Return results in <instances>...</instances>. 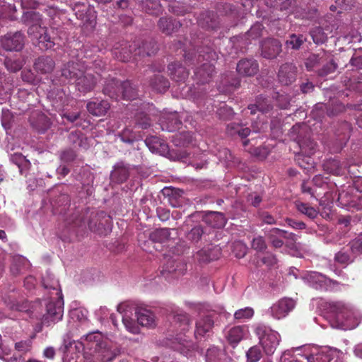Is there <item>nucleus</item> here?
Returning a JSON list of instances; mask_svg holds the SVG:
<instances>
[{"instance_id":"4d7b16f0","label":"nucleus","mask_w":362,"mask_h":362,"mask_svg":"<svg viewBox=\"0 0 362 362\" xmlns=\"http://www.w3.org/2000/svg\"><path fill=\"white\" fill-rule=\"evenodd\" d=\"M354 258L352 253H349L347 251H340L335 255V259L342 264L351 262Z\"/></svg>"},{"instance_id":"412c9836","label":"nucleus","mask_w":362,"mask_h":362,"mask_svg":"<svg viewBox=\"0 0 362 362\" xmlns=\"http://www.w3.org/2000/svg\"><path fill=\"white\" fill-rule=\"evenodd\" d=\"M105 340V339H103L100 332H93L83 336L81 338V343L84 347L95 350L100 345V342H103Z\"/></svg>"},{"instance_id":"0e129e2a","label":"nucleus","mask_w":362,"mask_h":362,"mask_svg":"<svg viewBox=\"0 0 362 362\" xmlns=\"http://www.w3.org/2000/svg\"><path fill=\"white\" fill-rule=\"evenodd\" d=\"M336 69V64L333 62H330L319 71V74L322 76H327V74L334 72Z\"/></svg>"},{"instance_id":"f03ea898","label":"nucleus","mask_w":362,"mask_h":362,"mask_svg":"<svg viewBox=\"0 0 362 362\" xmlns=\"http://www.w3.org/2000/svg\"><path fill=\"white\" fill-rule=\"evenodd\" d=\"M85 62L77 61L69 62L62 70V75L67 79L74 80L78 90L87 93L93 89L97 78L89 72H85Z\"/></svg>"},{"instance_id":"72a5a7b5","label":"nucleus","mask_w":362,"mask_h":362,"mask_svg":"<svg viewBox=\"0 0 362 362\" xmlns=\"http://www.w3.org/2000/svg\"><path fill=\"white\" fill-rule=\"evenodd\" d=\"M205 357L206 362H223L225 354L217 347L211 346L207 349Z\"/></svg>"},{"instance_id":"c9c22d12","label":"nucleus","mask_w":362,"mask_h":362,"mask_svg":"<svg viewBox=\"0 0 362 362\" xmlns=\"http://www.w3.org/2000/svg\"><path fill=\"white\" fill-rule=\"evenodd\" d=\"M146 146L152 152H158L160 151H165L166 148V144L161 142L157 137L147 138L145 141Z\"/></svg>"},{"instance_id":"c85d7f7f","label":"nucleus","mask_w":362,"mask_h":362,"mask_svg":"<svg viewBox=\"0 0 362 362\" xmlns=\"http://www.w3.org/2000/svg\"><path fill=\"white\" fill-rule=\"evenodd\" d=\"M172 347L181 354L187 356L193 347V344L192 341L177 334L173 341Z\"/></svg>"},{"instance_id":"20e7f679","label":"nucleus","mask_w":362,"mask_h":362,"mask_svg":"<svg viewBox=\"0 0 362 362\" xmlns=\"http://www.w3.org/2000/svg\"><path fill=\"white\" fill-rule=\"evenodd\" d=\"M255 332L257 336L261 347L267 356H272L281 341L279 333L264 324L256 325Z\"/></svg>"},{"instance_id":"b1692460","label":"nucleus","mask_w":362,"mask_h":362,"mask_svg":"<svg viewBox=\"0 0 362 362\" xmlns=\"http://www.w3.org/2000/svg\"><path fill=\"white\" fill-rule=\"evenodd\" d=\"M129 175V167L122 162L117 163L111 173V178L117 182L127 180Z\"/></svg>"},{"instance_id":"aec40b11","label":"nucleus","mask_w":362,"mask_h":362,"mask_svg":"<svg viewBox=\"0 0 362 362\" xmlns=\"http://www.w3.org/2000/svg\"><path fill=\"white\" fill-rule=\"evenodd\" d=\"M248 333V329L246 326H235L230 328L226 338L228 342L233 346L237 345Z\"/></svg>"},{"instance_id":"c03bdc74","label":"nucleus","mask_w":362,"mask_h":362,"mask_svg":"<svg viewBox=\"0 0 362 362\" xmlns=\"http://www.w3.org/2000/svg\"><path fill=\"white\" fill-rule=\"evenodd\" d=\"M310 35L316 44H322L327 40V35L320 27L315 28L310 31Z\"/></svg>"},{"instance_id":"338daca9","label":"nucleus","mask_w":362,"mask_h":362,"mask_svg":"<svg viewBox=\"0 0 362 362\" xmlns=\"http://www.w3.org/2000/svg\"><path fill=\"white\" fill-rule=\"evenodd\" d=\"M286 223L291 228L297 230H302L305 228V224L302 221H298L292 218H287L286 219Z\"/></svg>"},{"instance_id":"39448f33","label":"nucleus","mask_w":362,"mask_h":362,"mask_svg":"<svg viewBox=\"0 0 362 362\" xmlns=\"http://www.w3.org/2000/svg\"><path fill=\"white\" fill-rule=\"evenodd\" d=\"M103 92L110 98H115L116 99L119 96L118 93L121 94L122 98L124 99L132 100L135 97V90L129 82L126 81L119 83L114 78H112L108 82H105Z\"/></svg>"},{"instance_id":"de8ad7c7","label":"nucleus","mask_w":362,"mask_h":362,"mask_svg":"<svg viewBox=\"0 0 362 362\" xmlns=\"http://www.w3.org/2000/svg\"><path fill=\"white\" fill-rule=\"evenodd\" d=\"M132 48V45L129 46ZM132 49H127V48L123 47L121 50H119L118 47L114 49L115 57L122 62H127L131 58Z\"/></svg>"},{"instance_id":"49530a36","label":"nucleus","mask_w":362,"mask_h":362,"mask_svg":"<svg viewBox=\"0 0 362 362\" xmlns=\"http://www.w3.org/2000/svg\"><path fill=\"white\" fill-rule=\"evenodd\" d=\"M32 348V340L30 339H28L25 340H22L18 341L15 344V349L20 354H25L29 352Z\"/></svg>"},{"instance_id":"4468645a","label":"nucleus","mask_w":362,"mask_h":362,"mask_svg":"<svg viewBox=\"0 0 362 362\" xmlns=\"http://www.w3.org/2000/svg\"><path fill=\"white\" fill-rule=\"evenodd\" d=\"M24 22L29 25L28 33L29 35L35 34L36 32L44 31L45 26H42L41 16L39 13L34 11H28L23 13V16Z\"/></svg>"},{"instance_id":"a19ab883","label":"nucleus","mask_w":362,"mask_h":362,"mask_svg":"<svg viewBox=\"0 0 362 362\" xmlns=\"http://www.w3.org/2000/svg\"><path fill=\"white\" fill-rule=\"evenodd\" d=\"M295 352H298V355L302 356V346L292 348L284 351L281 356L280 362H299L293 358V354Z\"/></svg>"},{"instance_id":"8fccbe9b","label":"nucleus","mask_w":362,"mask_h":362,"mask_svg":"<svg viewBox=\"0 0 362 362\" xmlns=\"http://www.w3.org/2000/svg\"><path fill=\"white\" fill-rule=\"evenodd\" d=\"M299 146L303 153L312 155L314 153L316 144L310 139L299 142Z\"/></svg>"},{"instance_id":"680f3d73","label":"nucleus","mask_w":362,"mask_h":362,"mask_svg":"<svg viewBox=\"0 0 362 362\" xmlns=\"http://www.w3.org/2000/svg\"><path fill=\"white\" fill-rule=\"evenodd\" d=\"M119 137L123 142L132 143L135 139V136L129 129H125L120 134Z\"/></svg>"},{"instance_id":"37998d69","label":"nucleus","mask_w":362,"mask_h":362,"mask_svg":"<svg viewBox=\"0 0 362 362\" xmlns=\"http://www.w3.org/2000/svg\"><path fill=\"white\" fill-rule=\"evenodd\" d=\"M254 315V310L250 307L236 310L234 313V318L238 320H245L250 319Z\"/></svg>"},{"instance_id":"423d86ee","label":"nucleus","mask_w":362,"mask_h":362,"mask_svg":"<svg viewBox=\"0 0 362 362\" xmlns=\"http://www.w3.org/2000/svg\"><path fill=\"white\" fill-rule=\"evenodd\" d=\"M332 349L328 347H319L315 345L302 346V356L308 362H329L332 359Z\"/></svg>"},{"instance_id":"13d9d810","label":"nucleus","mask_w":362,"mask_h":362,"mask_svg":"<svg viewBox=\"0 0 362 362\" xmlns=\"http://www.w3.org/2000/svg\"><path fill=\"white\" fill-rule=\"evenodd\" d=\"M264 28L261 23H257L254 24L250 30L247 32V35L250 37L255 39L262 35Z\"/></svg>"},{"instance_id":"bf43d9fd","label":"nucleus","mask_w":362,"mask_h":362,"mask_svg":"<svg viewBox=\"0 0 362 362\" xmlns=\"http://www.w3.org/2000/svg\"><path fill=\"white\" fill-rule=\"evenodd\" d=\"M350 250L355 257L357 255L362 254V240L356 239L350 243Z\"/></svg>"},{"instance_id":"473e14b6","label":"nucleus","mask_w":362,"mask_h":362,"mask_svg":"<svg viewBox=\"0 0 362 362\" xmlns=\"http://www.w3.org/2000/svg\"><path fill=\"white\" fill-rule=\"evenodd\" d=\"M248 109L250 110L251 114H255L256 110L262 112H267L272 109V105L267 98L259 97L256 100V103L249 105Z\"/></svg>"},{"instance_id":"0eeeda50","label":"nucleus","mask_w":362,"mask_h":362,"mask_svg":"<svg viewBox=\"0 0 362 362\" xmlns=\"http://www.w3.org/2000/svg\"><path fill=\"white\" fill-rule=\"evenodd\" d=\"M133 310L134 305L129 301L123 302L117 307V310L122 315V322L126 329L136 334L140 332V325L132 317Z\"/></svg>"},{"instance_id":"4be33fe9","label":"nucleus","mask_w":362,"mask_h":362,"mask_svg":"<svg viewBox=\"0 0 362 362\" xmlns=\"http://www.w3.org/2000/svg\"><path fill=\"white\" fill-rule=\"evenodd\" d=\"M237 71L240 75L251 76L257 72L258 64L252 59L241 60L237 65Z\"/></svg>"},{"instance_id":"5fc2aeb1","label":"nucleus","mask_w":362,"mask_h":362,"mask_svg":"<svg viewBox=\"0 0 362 362\" xmlns=\"http://www.w3.org/2000/svg\"><path fill=\"white\" fill-rule=\"evenodd\" d=\"M203 234V229L200 226H194L187 233V238L192 242H198Z\"/></svg>"},{"instance_id":"a878e982","label":"nucleus","mask_w":362,"mask_h":362,"mask_svg":"<svg viewBox=\"0 0 362 362\" xmlns=\"http://www.w3.org/2000/svg\"><path fill=\"white\" fill-rule=\"evenodd\" d=\"M55 66L53 59L49 57H40L34 64L35 69L41 74H47L52 71Z\"/></svg>"},{"instance_id":"e2e57ef3","label":"nucleus","mask_w":362,"mask_h":362,"mask_svg":"<svg viewBox=\"0 0 362 362\" xmlns=\"http://www.w3.org/2000/svg\"><path fill=\"white\" fill-rule=\"evenodd\" d=\"M262 262L269 267H274L277 264V259L272 253H267L262 258Z\"/></svg>"},{"instance_id":"58836bf2","label":"nucleus","mask_w":362,"mask_h":362,"mask_svg":"<svg viewBox=\"0 0 362 362\" xmlns=\"http://www.w3.org/2000/svg\"><path fill=\"white\" fill-rule=\"evenodd\" d=\"M296 207L298 211L312 219L316 218L318 214V211L314 207L303 202H296Z\"/></svg>"},{"instance_id":"052dcab7","label":"nucleus","mask_w":362,"mask_h":362,"mask_svg":"<svg viewBox=\"0 0 362 362\" xmlns=\"http://www.w3.org/2000/svg\"><path fill=\"white\" fill-rule=\"evenodd\" d=\"M252 247L255 250L262 251L267 248V244L265 243L264 239L262 237L258 236L253 239L252 243Z\"/></svg>"},{"instance_id":"69168bd1","label":"nucleus","mask_w":362,"mask_h":362,"mask_svg":"<svg viewBox=\"0 0 362 362\" xmlns=\"http://www.w3.org/2000/svg\"><path fill=\"white\" fill-rule=\"evenodd\" d=\"M69 139L72 142L75 146H82V137L81 134L77 132H72L69 136Z\"/></svg>"},{"instance_id":"6e6552de","label":"nucleus","mask_w":362,"mask_h":362,"mask_svg":"<svg viewBox=\"0 0 362 362\" xmlns=\"http://www.w3.org/2000/svg\"><path fill=\"white\" fill-rule=\"evenodd\" d=\"M95 358L101 362H112L120 354V349L112 342L105 339L95 350Z\"/></svg>"},{"instance_id":"393cba45","label":"nucleus","mask_w":362,"mask_h":362,"mask_svg":"<svg viewBox=\"0 0 362 362\" xmlns=\"http://www.w3.org/2000/svg\"><path fill=\"white\" fill-rule=\"evenodd\" d=\"M214 71V65L207 62L204 63L201 67L198 68L195 71L194 75L199 82L204 83L210 81Z\"/></svg>"},{"instance_id":"6e6d98bb","label":"nucleus","mask_w":362,"mask_h":362,"mask_svg":"<svg viewBox=\"0 0 362 362\" xmlns=\"http://www.w3.org/2000/svg\"><path fill=\"white\" fill-rule=\"evenodd\" d=\"M87 312H84L80 309H75L71 311L70 317L74 321H78L83 324L87 322Z\"/></svg>"},{"instance_id":"ea45409f","label":"nucleus","mask_w":362,"mask_h":362,"mask_svg":"<svg viewBox=\"0 0 362 362\" xmlns=\"http://www.w3.org/2000/svg\"><path fill=\"white\" fill-rule=\"evenodd\" d=\"M174 322L178 325V329L180 332L188 330L189 326V318L185 313H180L174 316Z\"/></svg>"},{"instance_id":"7ed1b4c3","label":"nucleus","mask_w":362,"mask_h":362,"mask_svg":"<svg viewBox=\"0 0 362 362\" xmlns=\"http://www.w3.org/2000/svg\"><path fill=\"white\" fill-rule=\"evenodd\" d=\"M51 287L54 290V296H50L45 303L46 310L41 321L45 326H50L62 319L64 314V301L59 284L53 280Z\"/></svg>"},{"instance_id":"f257e3e1","label":"nucleus","mask_w":362,"mask_h":362,"mask_svg":"<svg viewBox=\"0 0 362 362\" xmlns=\"http://www.w3.org/2000/svg\"><path fill=\"white\" fill-rule=\"evenodd\" d=\"M331 326L344 330L356 328L362 320L361 313L342 301H327L322 304Z\"/></svg>"},{"instance_id":"a211bd4d","label":"nucleus","mask_w":362,"mask_h":362,"mask_svg":"<svg viewBox=\"0 0 362 362\" xmlns=\"http://www.w3.org/2000/svg\"><path fill=\"white\" fill-rule=\"evenodd\" d=\"M181 120L176 112L165 114L161 118V127L163 130L174 132L180 128Z\"/></svg>"},{"instance_id":"6ab92c4d","label":"nucleus","mask_w":362,"mask_h":362,"mask_svg":"<svg viewBox=\"0 0 362 362\" xmlns=\"http://www.w3.org/2000/svg\"><path fill=\"white\" fill-rule=\"evenodd\" d=\"M138 323L148 328L156 327V320L155 315L149 310L139 309L136 311Z\"/></svg>"},{"instance_id":"9d476101","label":"nucleus","mask_w":362,"mask_h":362,"mask_svg":"<svg viewBox=\"0 0 362 362\" xmlns=\"http://www.w3.org/2000/svg\"><path fill=\"white\" fill-rule=\"evenodd\" d=\"M214 325L213 315L211 313L200 314L195 322L194 336L196 339H202L208 336L212 331Z\"/></svg>"},{"instance_id":"3c124183","label":"nucleus","mask_w":362,"mask_h":362,"mask_svg":"<svg viewBox=\"0 0 362 362\" xmlns=\"http://www.w3.org/2000/svg\"><path fill=\"white\" fill-rule=\"evenodd\" d=\"M53 280L57 281L59 283V281L55 279L54 275L49 272H47L45 276L42 279L43 286L46 290L49 291L51 296H54V290L51 287Z\"/></svg>"},{"instance_id":"c756f323","label":"nucleus","mask_w":362,"mask_h":362,"mask_svg":"<svg viewBox=\"0 0 362 362\" xmlns=\"http://www.w3.org/2000/svg\"><path fill=\"white\" fill-rule=\"evenodd\" d=\"M30 36L38 40V46L41 49H51L54 45L49 35L47 33L45 27L44 28V31L40 33L36 32Z\"/></svg>"},{"instance_id":"bb28decb","label":"nucleus","mask_w":362,"mask_h":362,"mask_svg":"<svg viewBox=\"0 0 362 362\" xmlns=\"http://www.w3.org/2000/svg\"><path fill=\"white\" fill-rule=\"evenodd\" d=\"M168 71L171 78L177 81H182L188 76V71L179 62L171 63L168 65Z\"/></svg>"},{"instance_id":"ddd939ff","label":"nucleus","mask_w":362,"mask_h":362,"mask_svg":"<svg viewBox=\"0 0 362 362\" xmlns=\"http://www.w3.org/2000/svg\"><path fill=\"white\" fill-rule=\"evenodd\" d=\"M1 46L8 51H20L24 45V36L21 32L9 33L1 40Z\"/></svg>"},{"instance_id":"e433bc0d","label":"nucleus","mask_w":362,"mask_h":362,"mask_svg":"<svg viewBox=\"0 0 362 362\" xmlns=\"http://www.w3.org/2000/svg\"><path fill=\"white\" fill-rule=\"evenodd\" d=\"M151 86L158 92H164L169 87V82L163 76L157 74L151 81Z\"/></svg>"},{"instance_id":"79ce46f5","label":"nucleus","mask_w":362,"mask_h":362,"mask_svg":"<svg viewBox=\"0 0 362 362\" xmlns=\"http://www.w3.org/2000/svg\"><path fill=\"white\" fill-rule=\"evenodd\" d=\"M11 160L16 164L20 171L22 173L23 169L28 168L30 165V162L21 153H14L11 156Z\"/></svg>"},{"instance_id":"f3484780","label":"nucleus","mask_w":362,"mask_h":362,"mask_svg":"<svg viewBox=\"0 0 362 362\" xmlns=\"http://www.w3.org/2000/svg\"><path fill=\"white\" fill-rule=\"evenodd\" d=\"M296 77V67L292 64H283L279 69L278 78L283 85L292 83Z\"/></svg>"},{"instance_id":"864d4df0","label":"nucleus","mask_w":362,"mask_h":362,"mask_svg":"<svg viewBox=\"0 0 362 362\" xmlns=\"http://www.w3.org/2000/svg\"><path fill=\"white\" fill-rule=\"evenodd\" d=\"M151 124L150 119L147 117L146 114L140 112L136 115V126L141 128L146 129Z\"/></svg>"},{"instance_id":"774afa93","label":"nucleus","mask_w":362,"mask_h":362,"mask_svg":"<svg viewBox=\"0 0 362 362\" xmlns=\"http://www.w3.org/2000/svg\"><path fill=\"white\" fill-rule=\"evenodd\" d=\"M75 158L76 153L73 150L64 151L61 155L62 160L65 162L72 161Z\"/></svg>"},{"instance_id":"9b49d317","label":"nucleus","mask_w":362,"mask_h":362,"mask_svg":"<svg viewBox=\"0 0 362 362\" xmlns=\"http://www.w3.org/2000/svg\"><path fill=\"white\" fill-rule=\"evenodd\" d=\"M264 234L268 241L275 248L281 247L284 245V240H296V235L295 234L288 233L287 231L277 228H272L265 230Z\"/></svg>"},{"instance_id":"09e8293b","label":"nucleus","mask_w":362,"mask_h":362,"mask_svg":"<svg viewBox=\"0 0 362 362\" xmlns=\"http://www.w3.org/2000/svg\"><path fill=\"white\" fill-rule=\"evenodd\" d=\"M305 40V38L303 35L293 34L286 40V45L292 49H298Z\"/></svg>"},{"instance_id":"7c9ffc66","label":"nucleus","mask_w":362,"mask_h":362,"mask_svg":"<svg viewBox=\"0 0 362 362\" xmlns=\"http://www.w3.org/2000/svg\"><path fill=\"white\" fill-rule=\"evenodd\" d=\"M170 230L168 228H159L153 231L149 236V241L153 243H165L170 240Z\"/></svg>"},{"instance_id":"2f4dec72","label":"nucleus","mask_w":362,"mask_h":362,"mask_svg":"<svg viewBox=\"0 0 362 362\" xmlns=\"http://www.w3.org/2000/svg\"><path fill=\"white\" fill-rule=\"evenodd\" d=\"M158 26L163 33L170 35L177 30V28L180 26V24L175 20L168 18H161L159 20Z\"/></svg>"},{"instance_id":"5701e85b","label":"nucleus","mask_w":362,"mask_h":362,"mask_svg":"<svg viewBox=\"0 0 362 362\" xmlns=\"http://www.w3.org/2000/svg\"><path fill=\"white\" fill-rule=\"evenodd\" d=\"M203 221L213 228H221L225 226L226 218L223 214L216 211H209L204 217Z\"/></svg>"},{"instance_id":"cd10ccee","label":"nucleus","mask_w":362,"mask_h":362,"mask_svg":"<svg viewBox=\"0 0 362 362\" xmlns=\"http://www.w3.org/2000/svg\"><path fill=\"white\" fill-rule=\"evenodd\" d=\"M110 108V104L107 101H91L87 104L88 111L95 116L104 115Z\"/></svg>"},{"instance_id":"f8f14e48","label":"nucleus","mask_w":362,"mask_h":362,"mask_svg":"<svg viewBox=\"0 0 362 362\" xmlns=\"http://www.w3.org/2000/svg\"><path fill=\"white\" fill-rule=\"evenodd\" d=\"M185 270L186 264L180 257H169L168 255L165 257L163 274H173L175 277H177L183 274Z\"/></svg>"},{"instance_id":"1a4fd4ad","label":"nucleus","mask_w":362,"mask_h":362,"mask_svg":"<svg viewBox=\"0 0 362 362\" xmlns=\"http://www.w3.org/2000/svg\"><path fill=\"white\" fill-rule=\"evenodd\" d=\"M296 306V302L290 298H283L274 303L269 309L270 315L276 320L286 317Z\"/></svg>"},{"instance_id":"2eb2a0df","label":"nucleus","mask_w":362,"mask_h":362,"mask_svg":"<svg viewBox=\"0 0 362 362\" xmlns=\"http://www.w3.org/2000/svg\"><path fill=\"white\" fill-rule=\"evenodd\" d=\"M307 284L316 290H327V286L331 283V280L320 273L311 272L304 278Z\"/></svg>"},{"instance_id":"a18cd8bd","label":"nucleus","mask_w":362,"mask_h":362,"mask_svg":"<svg viewBox=\"0 0 362 362\" xmlns=\"http://www.w3.org/2000/svg\"><path fill=\"white\" fill-rule=\"evenodd\" d=\"M246 356L249 362H257L262 358V353L260 347L254 346L247 351Z\"/></svg>"},{"instance_id":"603ef678","label":"nucleus","mask_w":362,"mask_h":362,"mask_svg":"<svg viewBox=\"0 0 362 362\" xmlns=\"http://www.w3.org/2000/svg\"><path fill=\"white\" fill-rule=\"evenodd\" d=\"M4 64L6 69L11 72H16L23 66L22 62L18 59H6Z\"/></svg>"},{"instance_id":"dca6fc26","label":"nucleus","mask_w":362,"mask_h":362,"mask_svg":"<svg viewBox=\"0 0 362 362\" xmlns=\"http://www.w3.org/2000/svg\"><path fill=\"white\" fill-rule=\"evenodd\" d=\"M281 51V42L275 39H268L262 45V54L264 58L276 57Z\"/></svg>"},{"instance_id":"f704fd0d","label":"nucleus","mask_w":362,"mask_h":362,"mask_svg":"<svg viewBox=\"0 0 362 362\" xmlns=\"http://www.w3.org/2000/svg\"><path fill=\"white\" fill-rule=\"evenodd\" d=\"M141 7L146 13L153 15H156L160 11V4L157 0H143Z\"/></svg>"},{"instance_id":"4c0bfd02","label":"nucleus","mask_w":362,"mask_h":362,"mask_svg":"<svg viewBox=\"0 0 362 362\" xmlns=\"http://www.w3.org/2000/svg\"><path fill=\"white\" fill-rule=\"evenodd\" d=\"M228 132L230 135L238 134L240 137H247L250 132V130L247 127H243L239 124L230 123L227 126Z\"/></svg>"}]
</instances>
